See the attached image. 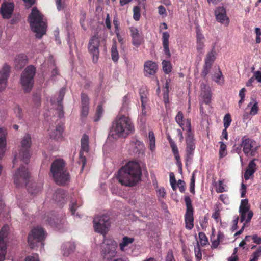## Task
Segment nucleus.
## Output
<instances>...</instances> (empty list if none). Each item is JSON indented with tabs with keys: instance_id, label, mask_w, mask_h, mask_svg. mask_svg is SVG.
Returning <instances> with one entry per match:
<instances>
[{
	"instance_id": "obj_1",
	"label": "nucleus",
	"mask_w": 261,
	"mask_h": 261,
	"mask_svg": "<svg viewBox=\"0 0 261 261\" xmlns=\"http://www.w3.org/2000/svg\"><path fill=\"white\" fill-rule=\"evenodd\" d=\"M142 170L139 164L134 161H129L118 171L119 182L123 186L133 187L139 181Z\"/></svg>"
},
{
	"instance_id": "obj_2",
	"label": "nucleus",
	"mask_w": 261,
	"mask_h": 261,
	"mask_svg": "<svg viewBox=\"0 0 261 261\" xmlns=\"http://www.w3.org/2000/svg\"><path fill=\"white\" fill-rule=\"evenodd\" d=\"M135 126L130 117L120 113L113 122L109 135L113 138H126L134 133Z\"/></svg>"
},
{
	"instance_id": "obj_3",
	"label": "nucleus",
	"mask_w": 261,
	"mask_h": 261,
	"mask_svg": "<svg viewBox=\"0 0 261 261\" xmlns=\"http://www.w3.org/2000/svg\"><path fill=\"white\" fill-rule=\"evenodd\" d=\"M50 173L55 182L65 185L70 179L69 172L65 169V163L62 159L55 160L51 165Z\"/></svg>"
},
{
	"instance_id": "obj_4",
	"label": "nucleus",
	"mask_w": 261,
	"mask_h": 261,
	"mask_svg": "<svg viewBox=\"0 0 261 261\" xmlns=\"http://www.w3.org/2000/svg\"><path fill=\"white\" fill-rule=\"evenodd\" d=\"M28 21L32 30L36 33L37 38H41L45 34L47 26L43 20V15L36 7L32 8L28 17Z\"/></svg>"
},
{
	"instance_id": "obj_5",
	"label": "nucleus",
	"mask_w": 261,
	"mask_h": 261,
	"mask_svg": "<svg viewBox=\"0 0 261 261\" xmlns=\"http://www.w3.org/2000/svg\"><path fill=\"white\" fill-rule=\"evenodd\" d=\"M32 144V139L29 134H26L22 139L21 148L18 153L14 155L13 163L15 164L18 160L22 161L27 165L30 159V148Z\"/></svg>"
},
{
	"instance_id": "obj_6",
	"label": "nucleus",
	"mask_w": 261,
	"mask_h": 261,
	"mask_svg": "<svg viewBox=\"0 0 261 261\" xmlns=\"http://www.w3.org/2000/svg\"><path fill=\"white\" fill-rule=\"evenodd\" d=\"M47 233L45 230L41 226H37L33 227L28 236V243L31 248L37 247L38 244L43 246L44 241Z\"/></svg>"
},
{
	"instance_id": "obj_7",
	"label": "nucleus",
	"mask_w": 261,
	"mask_h": 261,
	"mask_svg": "<svg viewBox=\"0 0 261 261\" xmlns=\"http://www.w3.org/2000/svg\"><path fill=\"white\" fill-rule=\"evenodd\" d=\"M117 243L113 239L105 238L101 245V255L106 261H110L117 254Z\"/></svg>"
},
{
	"instance_id": "obj_8",
	"label": "nucleus",
	"mask_w": 261,
	"mask_h": 261,
	"mask_svg": "<svg viewBox=\"0 0 261 261\" xmlns=\"http://www.w3.org/2000/svg\"><path fill=\"white\" fill-rule=\"evenodd\" d=\"M36 73V68L30 65L25 68L21 75L20 83L25 93L30 92L34 84V77Z\"/></svg>"
},
{
	"instance_id": "obj_9",
	"label": "nucleus",
	"mask_w": 261,
	"mask_h": 261,
	"mask_svg": "<svg viewBox=\"0 0 261 261\" xmlns=\"http://www.w3.org/2000/svg\"><path fill=\"white\" fill-rule=\"evenodd\" d=\"M93 224L94 230L106 238L111 225L110 217L107 214L97 216L94 218Z\"/></svg>"
},
{
	"instance_id": "obj_10",
	"label": "nucleus",
	"mask_w": 261,
	"mask_h": 261,
	"mask_svg": "<svg viewBox=\"0 0 261 261\" xmlns=\"http://www.w3.org/2000/svg\"><path fill=\"white\" fill-rule=\"evenodd\" d=\"M242 147L246 156H254L258 148L255 145V142L246 136L242 137L240 146L237 148V151L240 152Z\"/></svg>"
},
{
	"instance_id": "obj_11",
	"label": "nucleus",
	"mask_w": 261,
	"mask_h": 261,
	"mask_svg": "<svg viewBox=\"0 0 261 261\" xmlns=\"http://www.w3.org/2000/svg\"><path fill=\"white\" fill-rule=\"evenodd\" d=\"M30 177L28 168L23 166H21L15 173L14 177V183L16 187L27 186Z\"/></svg>"
},
{
	"instance_id": "obj_12",
	"label": "nucleus",
	"mask_w": 261,
	"mask_h": 261,
	"mask_svg": "<svg viewBox=\"0 0 261 261\" xmlns=\"http://www.w3.org/2000/svg\"><path fill=\"white\" fill-rule=\"evenodd\" d=\"M184 200L186 206V212L185 215V227L188 230H191L194 227V209L189 196H185Z\"/></svg>"
},
{
	"instance_id": "obj_13",
	"label": "nucleus",
	"mask_w": 261,
	"mask_h": 261,
	"mask_svg": "<svg viewBox=\"0 0 261 261\" xmlns=\"http://www.w3.org/2000/svg\"><path fill=\"white\" fill-rule=\"evenodd\" d=\"M44 220L51 227L58 230L63 228L65 222L64 216H59L54 212H51L45 216Z\"/></svg>"
},
{
	"instance_id": "obj_14",
	"label": "nucleus",
	"mask_w": 261,
	"mask_h": 261,
	"mask_svg": "<svg viewBox=\"0 0 261 261\" xmlns=\"http://www.w3.org/2000/svg\"><path fill=\"white\" fill-rule=\"evenodd\" d=\"M89 150V140L87 135H83L81 139V150L79 153V160L78 163L82 165L81 171H83L86 163V158L83 155V152H88Z\"/></svg>"
},
{
	"instance_id": "obj_15",
	"label": "nucleus",
	"mask_w": 261,
	"mask_h": 261,
	"mask_svg": "<svg viewBox=\"0 0 261 261\" xmlns=\"http://www.w3.org/2000/svg\"><path fill=\"white\" fill-rule=\"evenodd\" d=\"M100 40L98 37L94 35L92 36L89 42L88 49L89 53L92 56L93 62L94 63H97L99 56Z\"/></svg>"
},
{
	"instance_id": "obj_16",
	"label": "nucleus",
	"mask_w": 261,
	"mask_h": 261,
	"mask_svg": "<svg viewBox=\"0 0 261 261\" xmlns=\"http://www.w3.org/2000/svg\"><path fill=\"white\" fill-rule=\"evenodd\" d=\"M216 20L225 25H228L229 19L226 14V9L223 6L217 7L214 11Z\"/></svg>"
},
{
	"instance_id": "obj_17",
	"label": "nucleus",
	"mask_w": 261,
	"mask_h": 261,
	"mask_svg": "<svg viewBox=\"0 0 261 261\" xmlns=\"http://www.w3.org/2000/svg\"><path fill=\"white\" fill-rule=\"evenodd\" d=\"M186 141V155L187 160L191 158L194 154L195 149V143L194 135H187Z\"/></svg>"
},
{
	"instance_id": "obj_18",
	"label": "nucleus",
	"mask_w": 261,
	"mask_h": 261,
	"mask_svg": "<svg viewBox=\"0 0 261 261\" xmlns=\"http://www.w3.org/2000/svg\"><path fill=\"white\" fill-rule=\"evenodd\" d=\"M14 6L12 3H3L0 9L1 13L5 19L10 18L13 12Z\"/></svg>"
},
{
	"instance_id": "obj_19",
	"label": "nucleus",
	"mask_w": 261,
	"mask_h": 261,
	"mask_svg": "<svg viewBox=\"0 0 261 261\" xmlns=\"http://www.w3.org/2000/svg\"><path fill=\"white\" fill-rule=\"evenodd\" d=\"M158 68L157 64L152 61H147L144 65V75L145 76H150L154 75Z\"/></svg>"
},
{
	"instance_id": "obj_20",
	"label": "nucleus",
	"mask_w": 261,
	"mask_h": 261,
	"mask_svg": "<svg viewBox=\"0 0 261 261\" xmlns=\"http://www.w3.org/2000/svg\"><path fill=\"white\" fill-rule=\"evenodd\" d=\"M129 30L132 37V43L136 47H138L144 42V39L140 35L137 28L131 27L129 28Z\"/></svg>"
},
{
	"instance_id": "obj_21",
	"label": "nucleus",
	"mask_w": 261,
	"mask_h": 261,
	"mask_svg": "<svg viewBox=\"0 0 261 261\" xmlns=\"http://www.w3.org/2000/svg\"><path fill=\"white\" fill-rule=\"evenodd\" d=\"M200 97L202 103L210 105L212 100V92L210 87L205 85H201V91L200 93Z\"/></svg>"
},
{
	"instance_id": "obj_22",
	"label": "nucleus",
	"mask_w": 261,
	"mask_h": 261,
	"mask_svg": "<svg viewBox=\"0 0 261 261\" xmlns=\"http://www.w3.org/2000/svg\"><path fill=\"white\" fill-rule=\"evenodd\" d=\"M28 63V57L24 54H19L14 60L15 68L19 70L22 69Z\"/></svg>"
},
{
	"instance_id": "obj_23",
	"label": "nucleus",
	"mask_w": 261,
	"mask_h": 261,
	"mask_svg": "<svg viewBox=\"0 0 261 261\" xmlns=\"http://www.w3.org/2000/svg\"><path fill=\"white\" fill-rule=\"evenodd\" d=\"M53 199L60 205H62L66 202L65 191L61 189H58L53 195Z\"/></svg>"
},
{
	"instance_id": "obj_24",
	"label": "nucleus",
	"mask_w": 261,
	"mask_h": 261,
	"mask_svg": "<svg viewBox=\"0 0 261 261\" xmlns=\"http://www.w3.org/2000/svg\"><path fill=\"white\" fill-rule=\"evenodd\" d=\"M256 169V165L255 163V159L252 160L249 163L247 168L244 175V179L247 180L250 178L255 173Z\"/></svg>"
},
{
	"instance_id": "obj_25",
	"label": "nucleus",
	"mask_w": 261,
	"mask_h": 261,
	"mask_svg": "<svg viewBox=\"0 0 261 261\" xmlns=\"http://www.w3.org/2000/svg\"><path fill=\"white\" fill-rule=\"evenodd\" d=\"M170 37V34L168 32H164L162 34V43L164 48V51L165 54L168 57H171V53L170 52L169 47V39Z\"/></svg>"
},
{
	"instance_id": "obj_26",
	"label": "nucleus",
	"mask_w": 261,
	"mask_h": 261,
	"mask_svg": "<svg viewBox=\"0 0 261 261\" xmlns=\"http://www.w3.org/2000/svg\"><path fill=\"white\" fill-rule=\"evenodd\" d=\"M132 96L130 94L128 93L123 97L122 105L120 110V113H122L123 111L126 112L129 109V105Z\"/></svg>"
},
{
	"instance_id": "obj_27",
	"label": "nucleus",
	"mask_w": 261,
	"mask_h": 261,
	"mask_svg": "<svg viewBox=\"0 0 261 261\" xmlns=\"http://www.w3.org/2000/svg\"><path fill=\"white\" fill-rule=\"evenodd\" d=\"M63 130V125L62 124H58L55 130L53 131L50 134L51 137L53 138L54 139L58 140L62 137Z\"/></svg>"
},
{
	"instance_id": "obj_28",
	"label": "nucleus",
	"mask_w": 261,
	"mask_h": 261,
	"mask_svg": "<svg viewBox=\"0 0 261 261\" xmlns=\"http://www.w3.org/2000/svg\"><path fill=\"white\" fill-rule=\"evenodd\" d=\"M42 185L40 184L38 185L37 183L31 182L30 185H28L27 187L28 191L31 194H36L41 190Z\"/></svg>"
},
{
	"instance_id": "obj_29",
	"label": "nucleus",
	"mask_w": 261,
	"mask_h": 261,
	"mask_svg": "<svg viewBox=\"0 0 261 261\" xmlns=\"http://www.w3.org/2000/svg\"><path fill=\"white\" fill-rule=\"evenodd\" d=\"M215 55L216 51L215 50V49L213 48V49L210 52H208L204 60V64L207 65L208 66H212L216 59Z\"/></svg>"
},
{
	"instance_id": "obj_30",
	"label": "nucleus",
	"mask_w": 261,
	"mask_h": 261,
	"mask_svg": "<svg viewBox=\"0 0 261 261\" xmlns=\"http://www.w3.org/2000/svg\"><path fill=\"white\" fill-rule=\"evenodd\" d=\"M239 212L241 215V222H243L245 220L246 223H249L253 215L252 211H240Z\"/></svg>"
},
{
	"instance_id": "obj_31",
	"label": "nucleus",
	"mask_w": 261,
	"mask_h": 261,
	"mask_svg": "<svg viewBox=\"0 0 261 261\" xmlns=\"http://www.w3.org/2000/svg\"><path fill=\"white\" fill-rule=\"evenodd\" d=\"M111 58L113 61L115 63L117 62L119 60V56L117 50V42L114 41L111 50Z\"/></svg>"
},
{
	"instance_id": "obj_32",
	"label": "nucleus",
	"mask_w": 261,
	"mask_h": 261,
	"mask_svg": "<svg viewBox=\"0 0 261 261\" xmlns=\"http://www.w3.org/2000/svg\"><path fill=\"white\" fill-rule=\"evenodd\" d=\"M10 66L7 64H5L0 71L1 79L8 81L10 75Z\"/></svg>"
},
{
	"instance_id": "obj_33",
	"label": "nucleus",
	"mask_w": 261,
	"mask_h": 261,
	"mask_svg": "<svg viewBox=\"0 0 261 261\" xmlns=\"http://www.w3.org/2000/svg\"><path fill=\"white\" fill-rule=\"evenodd\" d=\"M134 241V239L128 237H124L122 238V242L119 244L120 249L124 251L125 247L132 244Z\"/></svg>"
},
{
	"instance_id": "obj_34",
	"label": "nucleus",
	"mask_w": 261,
	"mask_h": 261,
	"mask_svg": "<svg viewBox=\"0 0 261 261\" xmlns=\"http://www.w3.org/2000/svg\"><path fill=\"white\" fill-rule=\"evenodd\" d=\"M141 106L147 105L148 102V92L144 89H141L139 91Z\"/></svg>"
},
{
	"instance_id": "obj_35",
	"label": "nucleus",
	"mask_w": 261,
	"mask_h": 261,
	"mask_svg": "<svg viewBox=\"0 0 261 261\" xmlns=\"http://www.w3.org/2000/svg\"><path fill=\"white\" fill-rule=\"evenodd\" d=\"M6 244L4 240L0 239V261L5 259L6 254Z\"/></svg>"
},
{
	"instance_id": "obj_36",
	"label": "nucleus",
	"mask_w": 261,
	"mask_h": 261,
	"mask_svg": "<svg viewBox=\"0 0 261 261\" xmlns=\"http://www.w3.org/2000/svg\"><path fill=\"white\" fill-rule=\"evenodd\" d=\"M170 145L176 161L178 163H180V165H181V162L180 161L178 149L177 145H176L175 143H172V144Z\"/></svg>"
},
{
	"instance_id": "obj_37",
	"label": "nucleus",
	"mask_w": 261,
	"mask_h": 261,
	"mask_svg": "<svg viewBox=\"0 0 261 261\" xmlns=\"http://www.w3.org/2000/svg\"><path fill=\"white\" fill-rule=\"evenodd\" d=\"M163 70L166 74H169L172 71V66L169 61L163 60L162 62Z\"/></svg>"
},
{
	"instance_id": "obj_38",
	"label": "nucleus",
	"mask_w": 261,
	"mask_h": 261,
	"mask_svg": "<svg viewBox=\"0 0 261 261\" xmlns=\"http://www.w3.org/2000/svg\"><path fill=\"white\" fill-rule=\"evenodd\" d=\"M149 140V148L151 151H153L155 147V139L154 133L152 131H149L148 134Z\"/></svg>"
},
{
	"instance_id": "obj_39",
	"label": "nucleus",
	"mask_w": 261,
	"mask_h": 261,
	"mask_svg": "<svg viewBox=\"0 0 261 261\" xmlns=\"http://www.w3.org/2000/svg\"><path fill=\"white\" fill-rule=\"evenodd\" d=\"M103 112V109L101 105H99L97 106L95 115L94 117V121L97 122L99 120L101 117Z\"/></svg>"
},
{
	"instance_id": "obj_40",
	"label": "nucleus",
	"mask_w": 261,
	"mask_h": 261,
	"mask_svg": "<svg viewBox=\"0 0 261 261\" xmlns=\"http://www.w3.org/2000/svg\"><path fill=\"white\" fill-rule=\"evenodd\" d=\"M214 80L220 85L224 83V77L220 69H218V73H215Z\"/></svg>"
},
{
	"instance_id": "obj_41",
	"label": "nucleus",
	"mask_w": 261,
	"mask_h": 261,
	"mask_svg": "<svg viewBox=\"0 0 261 261\" xmlns=\"http://www.w3.org/2000/svg\"><path fill=\"white\" fill-rule=\"evenodd\" d=\"M184 115L181 111H179L175 117L176 122L179 124V125L184 130V124L183 123Z\"/></svg>"
},
{
	"instance_id": "obj_42",
	"label": "nucleus",
	"mask_w": 261,
	"mask_h": 261,
	"mask_svg": "<svg viewBox=\"0 0 261 261\" xmlns=\"http://www.w3.org/2000/svg\"><path fill=\"white\" fill-rule=\"evenodd\" d=\"M220 147L219 151V156L223 158L227 155L226 145L223 142H220Z\"/></svg>"
},
{
	"instance_id": "obj_43",
	"label": "nucleus",
	"mask_w": 261,
	"mask_h": 261,
	"mask_svg": "<svg viewBox=\"0 0 261 261\" xmlns=\"http://www.w3.org/2000/svg\"><path fill=\"white\" fill-rule=\"evenodd\" d=\"M250 207L248 205V200L247 199L241 200V203L239 207L240 211H249Z\"/></svg>"
},
{
	"instance_id": "obj_44",
	"label": "nucleus",
	"mask_w": 261,
	"mask_h": 261,
	"mask_svg": "<svg viewBox=\"0 0 261 261\" xmlns=\"http://www.w3.org/2000/svg\"><path fill=\"white\" fill-rule=\"evenodd\" d=\"M81 106H89V98L87 94L82 92L81 94Z\"/></svg>"
},
{
	"instance_id": "obj_45",
	"label": "nucleus",
	"mask_w": 261,
	"mask_h": 261,
	"mask_svg": "<svg viewBox=\"0 0 261 261\" xmlns=\"http://www.w3.org/2000/svg\"><path fill=\"white\" fill-rule=\"evenodd\" d=\"M198 235L200 243L202 246H205L208 243L207 238L204 232H200Z\"/></svg>"
},
{
	"instance_id": "obj_46",
	"label": "nucleus",
	"mask_w": 261,
	"mask_h": 261,
	"mask_svg": "<svg viewBox=\"0 0 261 261\" xmlns=\"http://www.w3.org/2000/svg\"><path fill=\"white\" fill-rule=\"evenodd\" d=\"M232 119L230 114H226L223 118L224 127L225 128H228L230 125Z\"/></svg>"
},
{
	"instance_id": "obj_47",
	"label": "nucleus",
	"mask_w": 261,
	"mask_h": 261,
	"mask_svg": "<svg viewBox=\"0 0 261 261\" xmlns=\"http://www.w3.org/2000/svg\"><path fill=\"white\" fill-rule=\"evenodd\" d=\"M133 18L135 20L138 21L140 18V8L139 6H135L133 8Z\"/></svg>"
},
{
	"instance_id": "obj_48",
	"label": "nucleus",
	"mask_w": 261,
	"mask_h": 261,
	"mask_svg": "<svg viewBox=\"0 0 261 261\" xmlns=\"http://www.w3.org/2000/svg\"><path fill=\"white\" fill-rule=\"evenodd\" d=\"M9 226L8 225H4L0 231V239L4 240L8 234Z\"/></svg>"
},
{
	"instance_id": "obj_49",
	"label": "nucleus",
	"mask_w": 261,
	"mask_h": 261,
	"mask_svg": "<svg viewBox=\"0 0 261 261\" xmlns=\"http://www.w3.org/2000/svg\"><path fill=\"white\" fill-rule=\"evenodd\" d=\"M252 258L250 259L253 261H257L258 258L261 257V246L252 253L251 255Z\"/></svg>"
},
{
	"instance_id": "obj_50",
	"label": "nucleus",
	"mask_w": 261,
	"mask_h": 261,
	"mask_svg": "<svg viewBox=\"0 0 261 261\" xmlns=\"http://www.w3.org/2000/svg\"><path fill=\"white\" fill-rule=\"evenodd\" d=\"M252 258L250 259L253 261H257L258 258L261 257V246L252 253L251 255Z\"/></svg>"
},
{
	"instance_id": "obj_51",
	"label": "nucleus",
	"mask_w": 261,
	"mask_h": 261,
	"mask_svg": "<svg viewBox=\"0 0 261 261\" xmlns=\"http://www.w3.org/2000/svg\"><path fill=\"white\" fill-rule=\"evenodd\" d=\"M196 41H204V37L199 27H196Z\"/></svg>"
},
{
	"instance_id": "obj_52",
	"label": "nucleus",
	"mask_w": 261,
	"mask_h": 261,
	"mask_svg": "<svg viewBox=\"0 0 261 261\" xmlns=\"http://www.w3.org/2000/svg\"><path fill=\"white\" fill-rule=\"evenodd\" d=\"M225 185L224 184L223 180H220L218 181V185L216 186V191L217 193H223L226 191L225 189Z\"/></svg>"
},
{
	"instance_id": "obj_53",
	"label": "nucleus",
	"mask_w": 261,
	"mask_h": 261,
	"mask_svg": "<svg viewBox=\"0 0 261 261\" xmlns=\"http://www.w3.org/2000/svg\"><path fill=\"white\" fill-rule=\"evenodd\" d=\"M195 172H194L193 173L192 177L191 178L190 184V191L193 194H195Z\"/></svg>"
},
{
	"instance_id": "obj_54",
	"label": "nucleus",
	"mask_w": 261,
	"mask_h": 261,
	"mask_svg": "<svg viewBox=\"0 0 261 261\" xmlns=\"http://www.w3.org/2000/svg\"><path fill=\"white\" fill-rule=\"evenodd\" d=\"M89 106H81V116L86 118L89 114Z\"/></svg>"
},
{
	"instance_id": "obj_55",
	"label": "nucleus",
	"mask_w": 261,
	"mask_h": 261,
	"mask_svg": "<svg viewBox=\"0 0 261 261\" xmlns=\"http://www.w3.org/2000/svg\"><path fill=\"white\" fill-rule=\"evenodd\" d=\"M204 41H196V49L199 54L204 53Z\"/></svg>"
},
{
	"instance_id": "obj_56",
	"label": "nucleus",
	"mask_w": 261,
	"mask_h": 261,
	"mask_svg": "<svg viewBox=\"0 0 261 261\" xmlns=\"http://www.w3.org/2000/svg\"><path fill=\"white\" fill-rule=\"evenodd\" d=\"M80 23L81 27L83 28L84 30L86 29L85 21L86 19V13L85 12L81 11L80 13Z\"/></svg>"
},
{
	"instance_id": "obj_57",
	"label": "nucleus",
	"mask_w": 261,
	"mask_h": 261,
	"mask_svg": "<svg viewBox=\"0 0 261 261\" xmlns=\"http://www.w3.org/2000/svg\"><path fill=\"white\" fill-rule=\"evenodd\" d=\"M258 110L259 108L258 107V102L257 101H255L254 103L251 107L250 115L253 116L257 114Z\"/></svg>"
},
{
	"instance_id": "obj_58",
	"label": "nucleus",
	"mask_w": 261,
	"mask_h": 261,
	"mask_svg": "<svg viewBox=\"0 0 261 261\" xmlns=\"http://www.w3.org/2000/svg\"><path fill=\"white\" fill-rule=\"evenodd\" d=\"M177 185L180 192L184 193L186 190V183L184 180H178Z\"/></svg>"
},
{
	"instance_id": "obj_59",
	"label": "nucleus",
	"mask_w": 261,
	"mask_h": 261,
	"mask_svg": "<svg viewBox=\"0 0 261 261\" xmlns=\"http://www.w3.org/2000/svg\"><path fill=\"white\" fill-rule=\"evenodd\" d=\"M212 218H213L217 222H219L220 217V211L217 208L215 210L214 213L212 214Z\"/></svg>"
},
{
	"instance_id": "obj_60",
	"label": "nucleus",
	"mask_w": 261,
	"mask_h": 261,
	"mask_svg": "<svg viewBox=\"0 0 261 261\" xmlns=\"http://www.w3.org/2000/svg\"><path fill=\"white\" fill-rule=\"evenodd\" d=\"M211 67L212 66H208L207 65L204 64L203 70L201 72V75L203 77H205L208 73Z\"/></svg>"
},
{
	"instance_id": "obj_61",
	"label": "nucleus",
	"mask_w": 261,
	"mask_h": 261,
	"mask_svg": "<svg viewBox=\"0 0 261 261\" xmlns=\"http://www.w3.org/2000/svg\"><path fill=\"white\" fill-rule=\"evenodd\" d=\"M14 112L16 115V116L19 118H21L22 117V113L21 108L19 106H16L14 108Z\"/></svg>"
},
{
	"instance_id": "obj_62",
	"label": "nucleus",
	"mask_w": 261,
	"mask_h": 261,
	"mask_svg": "<svg viewBox=\"0 0 261 261\" xmlns=\"http://www.w3.org/2000/svg\"><path fill=\"white\" fill-rule=\"evenodd\" d=\"M255 32L256 35V43H259L261 41V30L259 28H256L255 29Z\"/></svg>"
},
{
	"instance_id": "obj_63",
	"label": "nucleus",
	"mask_w": 261,
	"mask_h": 261,
	"mask_svg": "<svg viewBox=\"0 0 261 261\" xmlns=\"http://www.w3.org/2000/svg\"><path fill=\"white\" fill-rule=\"evenodd\" d=\"M77 207L78 206H77V204L76 202H71V203L70 204L69 209H70V212H71L72 215L75 214V212Z\"/></svg>"
},
{
	"instance_id": "obj_64",
	"label": "nucleus",
	"mask_w": 261,
	"mask_h": 261,
	"mask_svg": "<svg viewBox=\"0 0 261 261\" xmlns=\"http://www.w3.org/2000/svg\"><path fill=\"white\" fill-rule=\"evenodd\" d=\"M166 261H175L172 251H169L167 253Z\"/></svg>"
}]
</instances>
